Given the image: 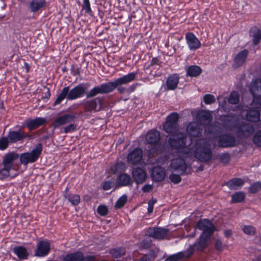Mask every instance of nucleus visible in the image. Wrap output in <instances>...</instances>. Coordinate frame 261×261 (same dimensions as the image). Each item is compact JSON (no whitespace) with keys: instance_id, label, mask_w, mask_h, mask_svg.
I'll return each mask as SVG.
<instances>
[{"instance_id":"obj_49","label":"nucleus","mask_w":261,"mask_h":261,"mask_svg":"<svg viewBox=\"0 0 261 261\" xmlns=\"http://www.w3.org/2000/svg\"><path fill=\"white\" fill-rule=\"evenodd\" d=\"M11 170L12 169L3 166V167L0 170V180H3L8 177Z\"/></svg>"},{"instance_id":"obj_57","label":"nucleus","mask_w":261,"mask_h":261,"mask_svg":"<svg viewBox=\"0 0 261 261\" xmlns=\"http://www.w3.org/2000/svg\"><path fill=\"white\" fill-rule=\"evenodd\" d=\"M159 146H153V147H149L147 150L148 155L149 158L154 157L158 149Z\"/></svg>"},{"instance_id":"obj_14","label":"nucleus","mask_w":261,"mask_h":261,"mask_svg":"<svg viewBox=\"0 0 261 261\" xmlns=\"http://www.w3.org/2000/svg\"><path fill=\"white\" fill-rule=\"evenodd\" d=\"M170 167L174 172L183 175L187 174L188 165L185 160L182 159H175L172 160Z\"/></svg>"},{"instance_id":"obj_3","label":"nucleus","mask_w":261,"mask_h":261,"mask_svg":"<svg viewBox=\"0 0 261 261\" xmlns=\"http://www.w3.org/2000/svg\"><path fill=\"white\" fill-rule=\"evenodd\" d=\"M21 125L17 124L9 129L7 136L10 144L21 143L25 139L30 140L35 138L37 132H33L32 134H29L24 131V128H21Z\"/></svg>"},{"instance_id":"obj_42","label":"nucleus","mask_w":261,"mask_h":261,"mask_svg":"<svg viewBox=\"0 0 261 261\" xmlns=\"http://www.w3.org/2000/svg\"><path fill=\"white\" fill-rule=\"evenodd\" d=\"M245 198V194L242 191L236 192L231 195V202L232 203H240Z\"/></svg>"},{"instance_id":"obj_36","label":"nucleus","mask_w":261,"mask_h":261,"mask_svg":"<svg viewBox=\"0 0 261 261\" xmlns=\"http://www.w3.org/2000/svg\"><path fill=\"white\" fill-rule=\"evenodd\" d=\"M116 182L119 187L127 186L132 184L131 177L127 173H121L117 177Z\"/></svg>"},{"instance_id":"obj_47","label":"nucleus","mask_w":261,"mask_h":261,"mask_svg":"<svg viewBox=\"0 0 261 261\" xmlns=\"http://www.w3.org/2000/svg\"><path fill=\"white\" fill-rule=\"evenodd\" d=\"M242 230L244 233L247 235L253 236L256 233V228L252 225H245Z\"/></svg>"},{"instance_id":"obj_10","label":"nucleus","mask_w":261,"mask_h":261,"mask_svg":"<svg viewBox=\"0 0 261 261\" xmlns=\"http://www.w3.org/2000/svg\"><path fill=\"white\" fill-rule=\"evenodd\" d=\"M47 123L46 118L37 117L34 119L28 118L24 120L23 125H21V128L27 127L29 131L34 130L38 128L45 125Z\"/></svg>"},{"instance_id":"obj_43","label":"nucleus","mask_w":261,"mask_h":261,"mask_svg":"<svg viewBox=\"0 0 261 261\" xmlns=\"http://www.w3.org/2000/svg\"><path fill=\"white\" fill-rule=\"evenodd\" d=\"M113 174L123 173L125 171V165L123 162L117 163L111 168Z\"/></svg>"},{"instance_id":"obj_48","label":"nucleus","mask_w":261,"mask_h":261,"mask_svg":"<svg viewBox=\"0 0 261 261\" xmlns=\"http://www.w3.org/2000/svg\"><path fill=\"white\" fill-rule=\"evenodd\" d=\"M214 246L215 249L219 252H221L224 248L227 247V245L223 244L221 239L219 238L216 239Z\"/></svg>"},{"instance_id":"obj_19","label":"nucleus","mask_w":261,"mask_h":261,"mask_svg":"<svg viewBox=\"0 0 261 261\" xmlns=\"http://www.w3.org/2000/svg\"><path fill=\"white\" fill-rule=\"evenodd\" d=\"M250 92L253 95L254 101H260L261 100V79H256L250 89Z\"/></svg>"},{"instance_id":"obj_39","label":"nucleus","mask_w":261,"mask_h":261,"mask_svg":"<svg viewBox=\"0 0 261 261\" xmlns=\"http://www.w3.org/2000/svg\"><path fill=\"white\" fill-rule=\"evenodd\" d=\"M202 69L198 65L189 66L187 70V75L190 77H197L202 73Z\"/></svg>"},{"instance_id":"obj_64","label":"nucleus","mask_w":261,"mask_h":261,"mask_svg":"<svg viewBox=\"0 0 261 261\" xmlns=\"http://www.w3.org/2000/svg\"><path fill=\"white\" fill-rule=\"evenodd\" d=\"M153 210V205L152 201L149 200L148 202V207H147V213L150 214L152 213Z\"/></svg>"},{"instance_id":"obj_26","label":"nucleus","mask_w":261,"mask_h":261,"mask_svg":"<svg viewBox=\"0 0 261 261\" xmlns=\"http://www.w3.org/2000/svg\"><path fill=\"white\" fill-rule=\"evenodd\" d=\"M75 118V116L73 114H65L57 118L53 122V126L55 128L59 127L62 125L74 121Z\"/></svg>"},{"instance_id":"obj_46","label":"nucleus","mask_w":261,"mask_h":261,"mask_svg":"<svg viewBox=\"0 0 261 261\" xmlns=\"http://www.w3.org/2000/svg\"><path fill=\"white\" fill-rule=\"evenodd\" d=\"M8 136L7 137H2L0 138V150H5L8 146L9 144H10Z\"/></svg>"},{"instance_id":"obj_6","label":"nucleus","mask_w":261,"mask_h":261,"mask_svg":"<svg viewBox=\"0 0 261 261\" xmlns=\"http://www.w3.org/2000/svg\"><path fill=\"white\" fill-rule=\"evenodd\" d=\"M179 118V115L176 112H173L168 115L165 123L163 124L164 130L171 135L178 133Z\"/></svg>"},{"instance_id":"obj_33","label":"nucleus","mask_w":261,"mask_h":261,"mask_svg":"<svg viewBox=\"0 0 261 261\" xmlns=\"http://www.w3.org/2000/svg\"><path fill=\"white\" fill-rule=\"evenodd\" d=\"M197 118L203 124L210 123L213 120V116L208 111L201 110L197 114Z\"/></svg>"},{"instance_id":"obj_21","label":"nucleus","mask_w":261,"mask_h":261,"mask_svg":"<svg viewBox=\"0 0 261 261\" xmlns=\"http://www.w3.org/2000/svg\"><path fill=\"white\" fill-rule=\"evenodd\" d=\"M132 176L137 184H141L146 178V174L145 171L140 167L134 168L132 171Z\"/></svg>"},{"instance_id":"obj_55","label":"nucleus","mask_w":261,"mask_h":261,"mask_svg":"<svg viewBox=\"0 0 261 261\" xmlns=\"http://www.w3.org/2000/svg\"><path fill=\"white\" fill-rule=\"evenodd\" d=\"M81 69V67H79L77 65L73 64L71 67V74L74 76H79L80 75Z\"/></svg>"},{"instance_id":"obj_59","label":"nucleus","mask_w":261,"mask_h":261,"mask_svg":"<svg viewBox=\"0 0 261 261\" xmlns=\"http://www.w3.org/2000/svg\"><path fill=\"white\" fill-rule=\"evenodd\" d=\"M162 61H161V59L159 56L157 57H153L152 58L150 66H154V65H159L161 66Z\"/></svg>"},{"instance_id":"obj_13","label":"nucleus","mask_w":261,"mask_h":261,"mask_svg":"<svg viewBox=\"0 0 261 261\" xmlns=\"http://www.w3.org/2000/svg\"><path fill=\"white\" fill-rule=\"evenodd\" d=\"M218 146L220 147H234L236 145V140L233 136L228 134H224L218 136Z\"/></svg>"},{"instance_id":"obj_56","label":"nucleus","mask_w":261,"mask_h":261,"mask_svg":"<svg viewBox=\"0 0 261 261\" xmlns=\"http://www.w3.org/2000/svg\"><path fill=\"white\" fill-rule=\"evenodd\" d=\"M169 178L170 181L175 184H179L181 180L180 174L178 175L172 173L169 175Z\"/></svg>"},{"instance_id":"obj_2","label":"nucleus","mask_w":261,"mask_h":261,"mask_svg":"<svg viewBox=\"0 0 261 261\" xmlns=\"http://www.w3.org/2000/svg\"><path fill=\"white\" fill-rule=\"evenodd\" d=\"M194 156L202 162L210 161L213 156L210 142L205 139H199L196 141L194 145Z\"/></svg>"},{"instance_id":"obj_16","label":"nucleus","mask_w":261,"mask_h":261,"mask_svg":"<svg viewBox=\"0 0 261 261\" xmlns=\"http://www.w3.org/2000/svg\"><path fill=\"white\" fill-rule=\"evenodd\" d=\"M185 39L189 48L191 50H195L200 47V41L192 32H188L185 34Z\"/></svg>"},{"instance_id":"obj_12","label":"nucleus","mask_w":261,"mask_h":261,"mask_svg":"<svg viewBox=\"0 0 261 261\" xmlns=\"http://www.w3.org/2000/svg\"><path fill=\"white\" fill-rule=\"evenodd\" d=\"M169 229L162 227H149L146 230V234L158 240H163L168 236Z\"/></svg>"},{"instance_id":"obj_50","label":"nucleus","mask_w":261,"mask_h":261,"mask_svg":"<svg viewBox=\"0 0 261 261\" xmlns=\"http://www.w3.org/2000/svg\"><path fill=\"white\" fill-rule=\"evenodd\" d=\"M239 101V95L237 92H231L228 98V102L230 104H237Z\"/></svg>"},{"instance_id":"obj_41","label":"nucleus","mask_w":261,"mask_h":261,"mask_svg":"<svg viewBox=\"0 0 261 261\" xmlns=\"http://www.w3.org/2000/svg\"><path fill=\"white\" fill-rule=\"evenodd\" d=\"M82 10L84 11L85 15L93 17L94 12L91 8L90 0H83L82 5Z\"/></svg>"},{"instance_id":"obj_61","label":"nucleus","mask_w":261,"mask_h":261,"mask_svg":"<svg viewBox=\"0 0 261 261\" xmlns=\"http://www.w3.org/2000/svg\"><path fill=\"white\" fill-rule=\"evenodd\" d=\"M83 258L82 261H97L96 256L95 255H88L84 256L83 254Z\"/></svg>"},{"instance_id":"obj_51","label":"nucleus","mask_w":261,"mask_h":261,"mask_svg":"<svg viewBox=\"0 0 261 261\" xmlns=\"http://www.w3.org/2000/svg\"><path fill=\"white\" fill-rule=\"evenodd\" d=\"M253 142L256 146L261 147V130L255 133L253 137Z\"/></svg>"},{"instance_id":"obj_63","label":"nucleus","mask_w":261,"mask_h":261,"mask_svg":"<svg viewBox=\"0 0 261 261\" xmlns=\"http://www.w3.org/2000/svg\"><path fill=\"white\" fill-rule=\"evenodd\" d=\"M152 185L149 184H146L142 188V191L144 193H148L152 191Z\"/></svg>"},{"instance_id":"obj_30","label":"nucleus","mask_w":261,"mask_h":261,"mask_svg":"<svg viewBox=\"0 0 261 261\" xmlns=\"http://www.w3.org/2000/svg\"><path fill=\"white\" fill-rule=\"evenodd\" d=\"M212 236H205L200 234L198 239L195 243L194 246L196 250L198 251L202 252L207 247L208 242L210 240Z\"/></svg>"},{"instance_id":"obj_58","label":"nucleus","mask_w":261,"mask_h":261,"mask_svg":"<svg viewBox=\"0 0 261 261\" xmlns=\"http://www.w3.org/2000/svg\"><path fill=\"white\" fill-rule=\"evenodd\" d=\"M113 185V182L111 180H106L102 182V189L107 191L110 190Z\"/></svg>"},{"instance_id":"obj_45","label":"nucleus","mask_w":261,"mask_h":261,"mask_svg":"<svg viewBox=\"0 0 261 261\" xmlns=\"http://www.w3.org/2000/svg\"><path fill=\"white\" fill-rule=\"evenodd\" d=\"M261 190V182L253 183L249 188L248 191L251 194H255Z\"/></svg>"},{"instance_id":"obj_22","label":"nucleus","mask_w":261,"mask_h":261,"mask_svg":"<svg viewBox=\"0 0 261 261\" xmlns=\"http://www.w3.org/2000/svg\"><path fill=\"white\" fill-rule=\"evenodd\" d=\"M151 175L153 180L157 182L162 181L165 178V170L161 166L154 167L152 170Z\"/></svg>"},{"instance_id":"obj_18","label":"nucleus","mask_w":261,"mask_h":261,"mask_svg":"<svg viewBox=\"0 0 261 261\" xmlns=\"http://www.w3.org/2000/svg\"><path fill=\"white\" fill-rule=\"evenodd\" d=\"M143 157V151L140 147H136L133 149L129 148V153L127 156L128 163L132 164L138 163Z\"/></svg>"},{"instance_id":"obj_62","label":"nucleus","mask_w":261,"mask_h":261,"mask_svg":"<svg viewBox=\"0 0 261 261\" xmlns=\"http://www.w3.org/2000/svg\"><path fill=\"white\" fill-rule=\"evenodd\" d=\"M135 261H151V256L147 254H143Z\"/></svg>"},{"instance_id":"obj_24","label":"nucleus","mask_w":261,"mask_h":261,"mask_svg":"<svg viewBox=\"0 0 261 261\" xmlns=\"http://www.w3.org/2000/svg\"><path fill=\"white\" fill-rule=\"evenodd\" d=\"M187 132L193 137H199L202 135V129L197 123L191 122L187 127Z\"/></svg>"},{"instance_id":"obj_32","label":"nucleus","mask_w":261,"mask_h":261,"mask_svg":"<svg viewBox=\"0 0 261 261\" xmlns=\"http://www.w3.org/2000/svg\"><path fill=\"white\" fill-rule=\"evenodd\" d=\"M244 184V181L240 178H233L225 182V185L230 190H236L241 188Z\"/></svg>"},{"instance_id":"obj_34","label":"nucleus","mask_w":261,"mask_h":261,"mask_svg":"<svg viewBox=\"0 0 261 261\" xmlns=\"http://www.w3.org/2000/svg\"><path fill=\"white\" fill-rule=\"evenodd\" d=\"M83 252L76 251L66 254L63 258V261H82L83 258Z\"/></svg>"},{"instance_id":"obj_15","label":"nucleus","mask_w":261,"mask_h":261,"mask_svg":"<svg viewBox=\"0 0 261 261\" xmlns=\"http://www.w3.org/2000/svg\"><path fill=\"white\" fill-rule=\"evenodd\" d=\"M33 16L28 15L26 12L23 15H15L13 17L12 25L14 27V30H19L24 25H27L25 23L26 20H31L34 19Z\"/></svg>"},{"instance_id":"obj_54","label":"nucleus","mask_w":261,"mask_h":261,"mask_svg":"<svg viewBox=\"0 0 261 261\" xmlns=\"http://www.w3.org/2000/svg\"><path fill=\"white\" fill-rule=\"evenodd\" d=\"M203 101L206 105H211L215 101V97L212 94H206L203 96Z\"/></svg>"},{"instance_id":"obj_7","label":"nucleus","mask_w":261,"mask_h":261,"mask_svg":"<svg viewBox=\"0 0 261 261\" xmlns=\"http://www.w3.org/2000/svg\"><path fill=\"white\" fill-rule=\"evenodd\" d=\"M168 143L170 147L172 149H183L186 146L187 135L180 132L172 135L168 138Z\"/></svg>"},{"instance_id":"obj_8","label":"nucleus","mask_w":261,"mask_h":261,"mask_svg":"<svg viewBox=\"0 0 261 261\" xmlns=\"http://www.w3.org/2000/svg\"><path fill=\"white\" fill-rule=\"evenodd\" d=\"M261 109V102L254 101V99L251 104V107L247 110L246 115V120L253 122L259 121L260 118V110Z\"/></svg>"},{"instance_id":"obj_31","label":"nucleus","mask_w":261,"mask_h":261,"mask_svg":"<svg viewBox=\"0 0 261 261\" xmlns=\"http://www.w3.org/2000/svg\"><path fill=\"white\" fill-rule=\"evenodd\" d=\"M63 196L65 199H67L71 203L72 205L76 206L81 202L80 196L78 194L69 193L67 187L64 191Z\"/></svg>"},{"instance_id":"obj_4","label":"nucleus","mask_w":261,"mask_h":261,"mask_svg":"<svg viewBox=\"0 0 261 261\" xmlns=\"http://www.w3.org/2000/svg\"><path fill=\"white\" fill-rule=\"evenodd\" d=\"M42 149V144L41 143L37 144L30 152H23L20 155V162L24 165L36 162L41 154Z\"/></svg>"},{"instance_id":"obj_44","label":"nucleus","mask_w":261,"mask_h":261,"mask_svg":"<svg viewBox=\"0 0 261 261\" xmlns=\"http://www.w3.org/2000/svg\"><path fill=\"white\" fill-rule=\"evenodd\" d=\"M127 197L125 194L121 196L116 202L115 207L117 209L122 208L127 202Z\"/></svg>"},{"instance_id":"obj_29","label":"nucleus","mask_w":261,"mask_h":261,"mask_svg":"<svg viewBox=\"0 0 261 261\" xmlns=\"http://www.w3.org/2000/svg\"><path fill=\"white\" fill-rule=\"evenodd\" d=\"M237 132L241 136L249 137L254 133V127L249 123L242 124L238 127Z\"/></svg>"},{"instance_id":"obj_17","label":"nucleus","mask_w":261,"mask_h":261,"mask_svg":"<svg viewBox=\"0 0 261 261\" xmlns=\"http://www.w3.org/2000/svg\"><path fill=\"white\" fill-rule=\"evenodd\" d=\"M146 142L153 146H160L161 134L159 131L155 129L149 130L145 137Z\"/></svg>"},{"instance_id":"obj_20","label":"nucleus","mask_w":261,"mask_h":261,"mask_svg":"<svg viewBox=\"0 0 261 261\" xmlns=\"http://www.w3.org/2000/svg\"><path fill=\"white\" fill-rule=\"evenodd\" d=\"M19 157V154L11 151L5 154L2 161L3 165L12 169L14 166V162Z\"/></svg>"},{"instance_id":"obj_5","label":"nucleus","mask_w":261,"mask_h":261,"mask_svg":"<svg viewBox=\"0 0 261 261\" xmlns=\"http://www.w3.org/2000/svg\"><path fill=\"white\" fill-rule=\"evenodd\" d=\"M92 98L83 102V108L84 111L86 112L100 111L104 104L105 98L103 96H95Z\"/></svg>"},{"instance_id":"obj_52","label":"nucleus","mask_w":261,"mask_h":261,"mask_svg":"<svg viewBox=\"0 0 261 261\" xmlns=\"http://www.w3.org/2000/svg\"><path fill=\"white\" fill-rule=\"evenodd\" d=\"M230 155L228 153H222L219 156V160L220 162L225 165L229 163L230 161Z\"/></svg>"},{"instance_id":"obj_40","label":"nucleus","mask_w":261,"mask_h":261,"mask_svg":"<svg viewBox=\"0 0 261 261\" xmlns=\"http://www.w3.org/2000/svg\"><path fill=\"white\" fill-rule=\"evenodd\" d=\"M250 34L253 37V44L257 45L261 40V30L254 27L250 31Z\"/></svg>"},{"instance_id":"obj_11","label":"nucleus","mask_w":261,"mask_h":261,"mask_svg":"<svg viewBox=\"0 0 261 261\" xmlns=\"http://www.w3.org/2000/svg\"><path fill=\"white\" fill-rule=\"evenodd\" d=\"M50 250V244L47 239L39 241L36 245L34 256L38 257H45L49 254Z\"/></svg>"},{"instance_id":"obj_35","label":"nucleus","mask_w":261,"mask_h":261,"mask_svg":"<svg viewBox=\"0 0 261 261\" xmlns=\"http://www.w3.org/2000/svg\"><path fill=\"white\" fill-rule=\"evenodd\" d=\"M193 252H179L175 254H172L168 256L164 261H178L180 259L186 258H188L192 254Z\"/></svg>"},{"instance_id":"obj_60","label":"nucleus","mask_w":261,"mask_h":261,"mask_svg":"<svg viewBox=\"0 0 261 261\" xmlns=\"http://www.w3.org/2000/svg\"><path fill=\"white\" fill-rule=\"evenodd\" d=\"M76 125L74 124H70L64 128V132L65 133H69L74 131L76 129Z\"/></svg>"},{"instance_id":"obj_28","label":"nucleus","mask_w":261,"mask_h":261,"mask_svg":"<svg viewBox=\"0 0 261 261\" xmlns=\"http://www.w3.org/2000/svg\"><path fill=\"white\" fill-rule=\"evenodd\" d=\"M179 77L176 74H171L169 75L166 82V89L167 90H175L179 83Z\"/></svg>"},{"instance_id":"obj_25","label":"nucleus","mask_w":261,"mask_h":261,"mask_svg":"<svg viewBox=\"0 0 261 261\" xmlns=\"http://www.w3.org/2000/svg\"><path fill=\"white\" fill-rule=\"evenodd\" d=\"M75 118V116L73 114H65L57 118L53 122V126L55 128L59 127L62 125L74 121Z\"/></svg>"},{"instance_id":"obj_37","label":"nucleus","mask_w":261,"mask_h":261,"mask_svg":"<svg viewBox=\"0 0 261 261\" xmlns=\"http://www.w3.org/2000/svg\"><path fill=\"white\" fill-rule=\"evenodd\" d=\"M13 252L20 260L27 259L29 256L27 249L22 246L15 247L13 248Z\"/></svg>"},{"instance_id":"obj_53","label":"nucleus","mask_w":261,"mask_h":261,"mask_svg":"<svg viewBox=\"0 0 261 261\" xmlns=\"http://www.w3.org/2000/svg\"><path fill=\"white\" fill-rule=\"evenodd\" d=\"M97 212L101 216H106L108 214V208L105 205H100L97 207Z\"/></svg>"},{"instance_id":"obj_1","label":"nucleus","mask_w":261,"mask_h":261,"mask_svg":"<svg viewBox=\"0 0 261 261\" xmlns=\"http://www.w3.org/2000/svg\"><path fill=\"white\" fill-rule=\"evenodd\" d=\"M136 74V73L134 72L129 73L122 77L116 79L113 82H108L95 86L88 92L87 91L90 87L89 83H80L70 90L69 86L65 87L56 99L54 105L61 103L66 98L68 100H72L86 95V98L89 99L98 94L111 93L117 87L123 84H126L134 81L135 79Z\"/></svg>"},{"instance_id":"obj_38","label":"nucleus","mask_w":261,"mask_h":261,"mask_svg":"<svg viewBox=\"0 0 261 261\" xmlns=\"http://www.w3.org/2000/svg\"><path fill=\"white\" fill-rule=\"evenodd\" d=\"M109 253L112 257L118 258L125 254L126 248L122 246L113 248L110 249Z\"/></svg>"},{"instance_id":"obj_27","label":"nucleus","mask_w":261,"mask_h":261,"mask_svg":"<svg viewBox=\"0 0 261 261\" xmlns=\"http://www.w3.org/2000/svg\"><path fill=\"white\" fill-rule=\"evenodd\" d=\"M46 5V0H31L29 8L31 12L35 13L41 11Z\"/></svg>"},{"instance_id":"obj_9","label":"nucleus","mask_w":261,"mask_h":261,"mask_svg":"<svg viewBox=\"0 0 261 261\" xmlns=\"http://www.w3.org/2000/svg\"><path fill=\"white\" fill-rule=\"evenodd\" d=\"M196 226L198 229L202 231L201 234L205 236H212L216 230L214 224L208 219L199 220Z\"/></svg>"},{"instance_id":"obj_23","label":"nucleus","mask_w":261,"mask_h":261,"mask_svg":"<svg viewBox=\"0 0 261 261\" xmlns=\"http://www.w3.org/2000/svg\"><path fill=\"white\" fill-rule=\"evenodd\" d=\"M248 56V51L246 49L239 51L233 59V66L236 68L242 66L246 61Z\"/></svg>"}]
</instances>
